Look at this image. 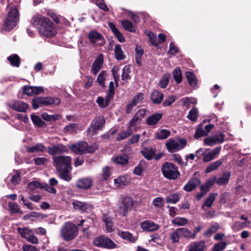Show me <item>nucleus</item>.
Masks as SVG:
<instances>
[{
    "instance_id": "1",
    "label": "nucleus",
    "mask_w": 251,
    "mask_h": 251,
    "mask_svg": "<svg viewBox=\"0 0 251 251\" xmlns=\"http://www.w3.org/2000/svg\"><path fill=\"white\" fill-rule=\"evenodd\" d=\"M31 25L36 26L40 34L45 37H52L56 33V29L51 21L42 16H34L30 21Z\"/></svg>"
},
{
    "instance_id": "2",
    "label": "nucleus",
    "mask_w": 251,
    "mask_h": 251,
    "mask_svg": "<svg viewBox=\"0 0 251 251\" xmlns=\"http://www.w3.org/2000/svg\"><path fill=\"white\" fill-rule=\"evenodd\" d=\"M78 233L76 226L70 222H66L60 229V236L66 241L75 239Z\"/></svg>"
},
{
    "instance_id": "3",
    "label": "nucleus",
    "mask_w": 251,
    "mask_h": 251,
    "mask_svg": "<svg viewBox=\"0 0 251 251\" xmlns=\"http://www.w3.org/2000/svg\"><path fill=\"white\" fill-rule=\"evenodd\" d=\"M19 21V13L18 9L15 7L11 8L8 12L5 20L2 29L10 31L16 26Z\"/></svg>"
},
{
    "instance_id": "4",
    "label": "nucleus",
    "mask_w": 251,
    "mask_h": 251,
    "mask_svg": "<svg viewBox=\"0 0 251 251\" xmlns=\"http://www.w3.org/2000/svg\"><path fill=\"white\" fill-rule=\"evenodd\" d=\"M53 164L57 171L71 170L72 159L69 156H54L52 158Z\"/></svg>"
},
{
    "instance_id": "5",
    "label": "nucleus",
    "mask_w": 251,
    "mask_h": 251,
    "mask_svg": "<svg viewBox=\"0 0 251 251\" xmlns=\"http://www.w3.org/2000/svg\"><path fill=\"white\" fill-rule=\"evenodd\" d=\"M163 176L169 179L175 180L180 176L177 166L170 162H165L161 167Z\"/></svg>"
},
{
    "instance_id": "6",
    "label": "nucleus",
    "mask_w": 251,
    "mask_h": 251,
    "mask_svg": "<svg viewBox=\"0 0 251 251\" xmlns=\"http://www.w3.org/2000/svg\"><path fill=\"white\" fill-rule=\"evenodd\" d=\"M60 103V99L51 97H35L32 101V107L34 109H37L41 106L58 105Z\"/></svg>"
},
{
    "instance_id": "7",
    "label": "nucleus",
    "mask_w": 251,
    "mask_h": 251,
    "mask_svg": "<svg viewBox=\"0 0 251 251\" xmlns=\"http://www.w3.org/2000/svg\"><path fill=\"white\" fill-rule=\"evenodd\" d=\"M96 148L93 146H88V144L85 142H79L70 146V149L75 153L78 154L93 153L95 151Z\"/></svg>"
},
{
    "instance_id": "8",
    "label": "nucleus",
    "mask_w": 251,
    "mask_h": 251,
    "mask_svg": "<svg viewBox=\"0 0 251 251\" xmlns=\"http://www.w3.org/2000/svg\"><path fill=\"white\" fill-rule=\"evenodd\" d=\"M105 123V120L103 116L96 117L93 120L90 127L87 129V131L90 134L94 135L98 131L102 130Z\"/></svg>"
},
{
    "instance_id": "9",
    "label": "nucleus",
    "mask_w": 251,
    "mask_h": 251,
    "mask_svg": "<svg viewBox=\"0 0 251 251\" xmlns=\"http://www.w3.org/2000/svg\"><path fill=\"white\" fill-rule=\"evenodd\" d=\"M187 141L183 138L178 141L170 139L166 143V147L169 152H175L183 149L186 145Z\"/></svg>"
},
{
    "instance_id": "10",
    "label": "nucleus",
    "mask_w": 251,
    "mask_h": 251,
    "mask_svg": "<svg viewBox=\"0 0 251 251\" xmlns=\"http://www.w3.org/2000/svg\"><path fill=\"white\" fill-rule=\"evenodd\" d=\"M93 243L98 247L106 249H113L117 247V245L112 240L104 236L96 238L93 241Z\"/></svg>"
},
{
    "instance_id": "11",
    "label": "nucleus",
    "mask_w": 251,
    "mask_h": 251,
    "mask_svg": "<svg viewBox=\"0 0 251 251\" xmlns=\"http://www.w3.org/2000/svg\"><path fill=\"white\" fill-rule=\"evenodd\" d=\"M133 203V200L131 197H127L122 198L118 212L122 216H126L128 212L131 210Z\"/></svg>"
},
{
    "instance_id": "12",
    "label": "nucleus",
    "mask_w": 251,
    "mask_h": 251,
    "mask_svg": "<svg viewBox=\"0 0 251 251\" xmlns=\"http://www.w3.org/2000/svg\"><path fill=\"white\" fill-rule=\"evenodd\" d=\"M225 135L223 133H217L206 138L204 140V143L207 146H213L215 145L223 143L225 141Z\"/></svg>"
},
{
    "instance_id": "13",
    "label": "nucleus",
    "mask_w": 251,
    "mask_h": 251,
    "mask_svg": "<svg viewBox=\"0 0 251 251\" xmlns=\"http://www.w3.org/2000/svg\"><path fill=\"white\" fill-rule=\"evenodd\" d=\"M88 38L90 41L93 44H97L99 46H102L105 43L103 36L100 33L92 30L88 34Z\"/></svg>"
},
{
    "instance_id": "14",
    "label": "nucleus",
    "mask_w": 251,
    "mask_h": 251,
    "mask_svg": "<svg viewBox=\"0 0 251 251\" xmlns=\"http://www.w3.org/2000/svg\"><path fill=\"white\" fill-rule=\"evenodd\" d=\"M8 105L11 109L21 112H25L28 107L27 104L21 100L12 101Z\"/></svg>"
},
{
    "instance_id": "15",
    "label": "nucleus",
    "mask_w": 251,
    "mask_h": 251,
    "mask_svg": "<svg viewBox=\"0 0 251 251\" xmlns=\"http://www.w3.org/2000/svg\"><path fill=\"white\" fill-rule=\"evenodd\" d=\"M141 227L144 231H153L159 228V226L155 224L153 221L146 220L141 223Z\"/></svg>"
},
{
    "instance_id": "16",
    "label": "nucleus",
    "mask_w": 251,
    "mask_h": 251,
    "mask_svg": "<svg viewBox=\"0 0 251 251\" xmlns=\"http://www.w3.org/2000/svg\"><path fill=\"white\" fill-rule=\"evenodd\" d=\"M103 63L102 55H100L94 61L92 64L91 72L95 75L100 71Z\"/></svg>"
},
{
    "instance_id": "17",
    "label": "nucleus",
    "mask_w": 251,
    "mask_h": 251,
    "mask_svg": "<svg viewBox=\"0 0 251 251\" xmlns=\"http://www.w3.org/2000/svg\"><path fill=\"white\" fill-rule=\"evenodd\" d=\"M200 183L201 181L199 178H193L184 185L183 189L187 192H190L194 190Z\"/></svg>"
},
{
    "instance_id": "18",
    "label": "nucleus",
    "mask_w": 251,
    "mask_h": 251,
    "mask_svg": "<svg viewBox=\"0 0 251 251\" xmlns=\"http://www.w3.org/2000/svg\"><path fill=\"white\" fill-rule=\"evenodd\" d=\"M205 248V242L203 241L194 242L189 245V251H203Z\"/></svg>"
},
{
    "instance_id": "19",
    "label": "nucleus",
    "mask_w": 251,
    "mask_h": 251,
    "mask_svg": "<svg viewBox=\"0 0 251 251\" xmlns=\"http://www.w3.org/2000/svg\"><path fill=\"white\" fill-rule=\"evenodd\" d=\"M162 114L157 113H155L149 116L146 119V124L149 126H154L156 125L159 121L161 119Z\"/></svg>"
},
{
    "instance_id": "20",
    "label": "nucleus",
    "mask_w": 251,
    "mask_h": 251,
    "mask_svg": "<svg viewBox=\"0 0 251 251\" xmlns=\"http://www.w3.org/2000/svg\"><path fill=\"white\" fill-rule=\"evenodd\" d=\"M156 151L154 148H145L141 151V153L145 158L150 160L154 156Z\"/></svg>"
},
{
    "instance_id": "21",
    "label": "nucleus",
    "mask_w": 251,
    "mask_h": 251,
    "mask_svg": "<svg viewBox=\"0 0 251 251\" xmlns=\"http://www.w3.org/2000/svg\"><path fill=\"white\" fill-rule=\"evenodd\" d=\"M118 235L124 240H127L130 242H134L137 240V237H134L132 234L128 231H124L119 230L117 232Z\"/></svg>"
},
{
    "instance_id": "22",
    "label": "nucleus",
    "mask_w": 251,
    "mask_h": 251,
    "mask_svg": "<svg viewBox=\"0 0 251 251\" xmlns=\"http://www.w3.org/2000/svg\"><path fill=\"white\" fill-rule=\"evenodd\" d=\"M164 98V95L156 90H154L151 95V99L153 103L160 104Z\"/></svg>"
},
{
    "instance_id": "23",
    "label": "nucleus",
    "mask_w": 251,
    "mask_h": 251,
    "mask_svg": "<svg viewBox=\"0 0 251 251\" xmlns=\"http://www.w3.org/2000/svg\"><path fill=\"white\" fill-rule=\"evenodd\" d=\"M76 185L79 188L89 189L92 185V180L88 178H82L77 181Z\"/></svg>"
},
{
    "instance_id": "24",
    "label": "nucleus",
    "mask_w": 251,
    "mask_h": 251,
    "mask_svg": "<svg viewBox=\"0 0 251 251\" xmlns=\"http://www.w3.org/2000/svg\"><path fill=\"white\" fill-rule=\"evenodd\" d=\"M230 177V173L226 172L223 174L219 178L216 177V183L219 185H224L228 183Z\"/></svg>"
},
{
    "instance_id": "25",
    "label": "nucleus",
    "mask_w": 251,
    "mask_h": 251,
    "mask_svg": "<svg viewBox=\"0 0 251 251\" xmlns=\"http://www.w3.org/2000/svg\"><path fill=\"white\" fill-rule=\"evenodd\" d=\"M7 59L12 67H19L21 59L17 54H11L7 58Z\"/></svg>"
},
{
    "instance_id": "26",
    "label": "nucleus",
    "mask_w": 251,
    "mask_h": 251,
    "mask_svg": "<svg viewBox=\"0 0 251 251\" xmlns=\"http://www.w3.org/2000/svg\"><path fill=\"white\" fill-rule=\"evenodd\" d=\"M114 183L117 187L122 188L128 184L127 177L126 176H120L114 179Z\"/></svg>"
},
{
    "instance_id": "27",
    "label": "nucleus",
    "mask_w": 251,
    "mask_h": 251,
    "mask_svg": "<svg viewBox=\"0 0 251 251\" xmlns=\"http://www.w3.org/2000/svg\"><path fill=\"white\" fill-rule=\"evenodd\" d=\"M217 196V193H211L205 200L204 203L202 204V208L203 209H205V207H207L208 208L211 207Z\"/></svg>"
},
{
    "instance_id": "28",
    "label": "nucleus",
    "mask_w": 251,
    "mask_h": 251,
    "mask_svg": "<svg viewBox=\"0 0 251 251\" xmlns=\"http://www.w3.org/2000/svg\"><path fill=\"white\" fill-rule=\"evenodd\" d=\"M129 157L127 155H119L113 158V161L118 164L126 165L128 163Z\"/></svg>"
},
{
    "instance_id": "29",
    "label": "nucleus",
    "mask_w": 251,
    "mask_h": 251,
    "mask_svg": "<svg viewBox=\"0 0 251 251\" xmlns=\"http://www.w3.org/2000/svg\"><path fill=\"white\" fill-rule=\"evenodd\" d=\"M171 132L169 130L163 129H161L155 134L154 137L156 139L159 140H163L168 138L170 135Z\"/></svg>"
},
{
    "instance_id": "30",
    "label": "nucleus",
    "mask_w": 251,
    "mask_h": 251,
    "mask_svg": "<svg viewBox=\"0 0 251 251\" xmlns=\"http://www.w3.org/2000/svg\"><path fill=\"white\" fill-rule=\"evenodd\" d=\"M73 205L75 209L80 210L82 212L86 211L90 207L89 204L79 201L74 202Z\"/></svg>"
},
{
    "instance_id": "31",
    "label": "nucleus",
    "mask_w": 251,
    "mask_h": 251,
    "mask_svg": "<svg viewBox=\"0 0 251 251\" xmlns=\"http://www.w3.org/2000/svg\"><path fill=\"white\" fill-rule=\"evenodd\" d=\"M46 150V147L41 143L37 144L30 147L27 148V151L29 152H36L38 151L43 152Z\"/></svg>"
},
{
    "instance_id": "32",
    "label": "nucleus",
    "mask_w": 251,
    "mask_h": 251,
    "mask_svg": "<svg viewBox=\"0 0 251 251\" xmlns=\"http://www.w3.org/2000/svg\"><path fill=\"white\" fill-rule=\"evenodd\" d=\"M121 24L123 28L126 31L131 32H135V27L133 24L128 20H124L121 21Z\"/></svg>"
},
{
    "instance_id": "33",
    "label": "nucleus",
    "mask_w": 251,
    "mask_h": 251,
    "mask_svg": "<svg viewBox=\"0 0 251 251\" xmlns=\"http://www.w3.org/2000/svg\"><path fill=\"white\" fill-rule=\"evenodd\" d=\"M207 134V132L205 131L203 127L202 124H200L196 130L194 137L196 139H198L199 138L206 136Z\"/></svg>"
},
{
    "instance_id": "34",
    "label": "nucleus",
    "mask_w": 251,
    "mask_h": 251,
    "mask_svg": "<svg viewBox=\"0 0 251 251\" xmlns=\"http://www.w3.org/2000/svg\"><path fill=\"white\" fill-rule=\"evenodd\" d=\"M223 161L222 159H219L214 162H212L207 167L205 172L206 173H209L213 171L214 170H216L221 165Z\"/></svg>"
},
{
    "instance_id": "35",
    "label": "nucleus",
    "mask_w": 251,
    "mask_h": 251,
    "mask_svg": "<svg viewBox=\"0 0 251 251\" xmlns=\"http://www.w3.org/2000/svg\"><path fill=\"white\" fill-rule=\"evenodd\" d=\"M114 51L115 57L117 60H124L126 58V56L123 52L121 45H116L114 49Z\"/></svg>"
},
{
    "instance_id": "36",
    "label": "nucleus",
    "mask_w": 251,
    "mask_h": 251,
    "mask_svg": "<svg viewBox=\"0 0 251 251\" xmlns=\"http://www.w3.org/2000/svg\"><path fill=\"white\" fill-rule=\"evenodd\" d=\"M186 77L189 84L194 86L197 85V79L195 75L191 72H187L186 73Z\"/></svg>"
},
{
    "instance_id": "37",
    "label": "nucleus",
    "mask_w": 251,
    "mask_h": 251,
    "mask_svg": "<svg viewBox=\"0 0 251 251\" xmlns=\"http://www.w3.org/2000/svg\"><path fill=\"white\" fill-rule=\"evenodd\" d=\"M132 133V130L131 128H128L126 131H123L121 133H119L116 137L117 141H120L126 139Z\"/></svg>"
},
{
    "instance_id": "38",
    "label": "nucleus",
    "mask_w": 251,
    "mask_h": 251,
    "mask_svg": "<svg viewBox=\"0 0 251 251\" xmlns=\"http://www.w3.org/2000/svg\"><path fill=\"white\" fill-rule=\"evenodd\" d=\"M31 119L33 123L40 127H43L46 126L45 122L43 121L38 116L31 115Z\"/></svg>"
},
{
    "instance_id": "39",
    "label": "nucleus",
    "mask_w": 251,
    "mask_h": 251,
    "mask_svg": "<svg viewBox=\"0 0 251 251\" xmlns=\"http://www.w3.org/2000/svg\"><path fill=\"white\" fill-rule=\"evenodd\" d=\"M173 76L177 83H180L182 81V73L179 67H176L173 72Z\"/></svg>"
},
{
    "instance_id": "40",
    "label": "nucleus",
    "mask_w": 251,
    "mask_h": 251,
    "mask_svg": "<svg viewBox=\"0 0 251 251\" xmlns=\"http://www.w3.org/2000/svg\"><path fill=\"white\" fill-rule=\"evenodd\" d=\"M219 228V224L218 223H215L204 232V235L205 236L209 237L211 236L213 233H215L216 231H217Z\"/></svg>"
},
{
    "instance_id": "41",
    "label": "nucleus",
    "mask_w": 251,
    "mask_h": 251,
    "mask_svg": "<svg viewBox=\"0 0 251 251\" xmlns=\"http://www.w3.org/2000/svg\"><path fill=\"white\" fill-rule=\"evenodd\" d=\"M188 220L185 218L176 217L172 220V223L178 226H183L187 224Z\"/></svg>"
},
{
    "instance_id": "42",
    "label": "nucleus",
    "mask_w": 251,
    "mask_h": 251,
    "mask_svg": "<svg viewBox=\"0 0 251 251\" xmlns=\"http://www.w3.org/2000/svg\"><path fill=\"white\" fill-rule=\"evenodd\" d=\"M180 196L177 194H173L168 196L166 198L167 203H175L179 201Z\"/></svg>"
},
{
    "instance_id": "43",
    "label": "nucleus",
    "mask_w": 251,
    "mask_h": 251,
    "mask_svg": "<svg viewBox=\"0 0 251 251\" xmlns=\"http://www.w3.org/2000/svg\"><path fill=\"white\" fill-rule=\"evenodd\" d=\"M169 78L170 75L169 74H165L163 75L159 83V85L161 88H165L167 87L169 82Z\"/></svg>"
},
{
    "instance_id": "44",
    "label": "nucleus",
    "mask_w": 251,
    "mask_h": 251,
    "mask_svg": "<svg viewBox=\"0 0 251 251\" xmlns=\"http://www.w3.org/2000/svg\"><path fill=\"white\" fill-rule=\"evenodd\" d=\"M177 231L179 232L180 236L191 238L192 233L188 228L184 227L179 228H177Z\"/></svg>"
},
{
    "instance_id": "45",
    "label": "nucleus",
    "mask_w": 251,
    "mask_h": 251,
    "mask_svg": "<svg viewBox=\"0 0 251 251\" xmlns=\"http://www.w3.org/2000/svg\"><path fill=\"white\" fill-rule=\"evenodd\" d=\"M71 170H64L62 171H58L59 173L60 177L63 180L69 181L71 179V176L69 174Z\"/></svg>"
},
{
    "instance_id": "46",
    "label": "nucleus",
    "mask_w": 251,
    "mask_h": 251,
    "mask_svg": "<svg viewBox=\"0 0 251 251\" xmlns=\"http://www.w3.org/2000/svg\"><path fill=\"white\" fill-rule=\"evenodd\" d=\"M18 232L21 235L22 237L25 239L27 238L28 235L30 234L31 231L27 228L18 227L17 229Z\"/></svg>"
},
{
    "instance_id": "47",
    "label": "nucleus",
    "mask_w": 251,
    "mask_h": 251,
    "mask_svg": "<svg viewBox=\"0 0 251 251\" xmlns=\"http://www.w3.org/2000/svg\"><path fill=\"white\" fill-rule=\"evenodd\" d=\"M198 111L196 107H193L189 112L187 115L188 119L192 121H196L197 118Z\"/></svg>"
},
{
    "instance_id": "48",
    "label": "nucleus",
    "mask_w": 251,
    "mask_h": 251,
    "mask_svg": "<svg viewBox=\"0 0 251 251\" xmlns=\"http://www.w3.org/2000/svg\"><path fill=\"white\" fill-rule=\"evenodd\" d=\"M10 181L13 185H17L21 181V174L17 171L12 176Z\"/></svg>"
},
{
    "instance_id": "49",
    "label": "nucleus",
    "mask_w": 251,
    "mask_h": 251,
    "mask_svg": "<svg viewBox=\"0 0 251 251\" xmlns=\"http://www.w3.org/2000/svg\"><path fill=\"white\" fill-rule=\"evenodd\" d=\"M96 102L101 108H104L108 106L110 103L106 99L104 100L103 98L101 97H98L96 100Z\"/></svg>"
},
{
    "instance_id": "50",
    "label": "nucleus",
    "mask_w": 251,
    "mask_h": 251,
    "mask_svg": "<svg viewBox=\"0 0 251 251\" xmlns=\"http://www.w3.org/2000/svg\"><path fill=\"white\" fill-rule=\"evenodd\" d=\"M226 243L225 242H221L214 245L213 248V251H223L226 247Z\"/></svg>"
},
{
    "instance_id": "51",
    "label": "nucleus",
    "mask_w": 251,
    "mask_h": 251,
    "mask_svg": "<svg viewBox=\"0 0 251 251\" xmlns=\"http://www.w3.org/2000/svg\"><path fill=\"white\" fill-rule=\"evenodd\" d=\"M180 235L179 232L177 231V229L174 232L171 233L170 235V239L173 243L178 242L179 240Z\"/></svg>"
},
{
    "instance_id": "52",
    "label": "nucleus",
    "mask_w": 251,
    "mask_h": 251,
    "mask_svg": "<svg viewBox=\"0 0 251 251\" xmlns=\"http://www.w3.org/2000/svg\"><path fill=\"white\" fill-rule=\"evenodd\" d=\"M130 72V69L129 66H126L123 69L122 78L123 80L129 79V74Z\"/></svg>"
},
{
    "instance_id": "53",
    "label": "nucleus",
    "mask_w": 251,
    "mask_h": 251,
    "mask_svg": "<svg viewBox=\"0 0 251 251\" xmlns=\"http://www.w3.org/2000/svg\"><path fill=\"white\" fill-rule=\"evenodd\" d=\"M33 161L36 165H42L48 162V160L46 157H36Z\"/></svg>"
},
{
    "instance_id": "54",
    "label": "nucleus",
    "mask_w": 251,
    "mask_h": 251,
    "mask_svg": "<svg viewBox=\"0 0 251 251\" xmlns=\"http://www.w3.org/2000/svg\"><path fill=\"white\" fill-rule=\"evenodd\" d=\"M163 199L161 197H157L155 198L152 201L153 205L156 207L160 208L163 204Z\"/></svg>"
},
{
    "instance_id": "55",
    "label": "nucleus",
    "mask_w": 251,
    "mask_h": 251,
    "mask_svg": "<svg viewBox=\"0 0 251 251\" xmlns=\"http://www.w3.org/2000/svg\"><path fill=\"white\" fill-rule=\"evenodd\" d=\"M9 206L11 212L15 213H22V210L18 207L17 204L9 202Z\"/></svg>"
},
{
    "instance_id": "56",
    "label": "nucleus",
    "mask_w": 251,
    "mask_h": 251,
    "mask_svg": "<svg viewBox=\"0 0 251 251\" xmlns=\"http://www.w3.org/2000/svg\"><path fill=\"white\" fill-rule=\"evenodd\" d=\"M64 131L65 132H75L76 131V125L75 124H70L64 127Z\"/></svg>"
},
{
    "instance_id": "57",
    "label": "nucleus",
    "mask_w": 251,
    "mask_h": 251,
    "mask_svg": "<svg viewBox=\"0 0 251 251\" xmlns=\"http://www.w3.org/2000/svg\"><path fill=\"white\" fill-rule=\"evenodd\" d=\"M176 100L175 96H169L163 102V105L165 107L171 105Z\"/></svg>"
},
{
    "instance_id": "58",
    "label": "nucleus",
    "mask_w": 251,
    "mask_h": 251,
    "mask_svg": "<svg viewBox=\"0 0 251 251\" xmlns=\"http://www.w3.org/2000/svg\"><path fill=\"white\" fill-rule=\"evenodd\" d=\"M144 99V95L143 94L140 93L137 94L135 97L134 99L131 101L134 105H136L137 104L141 102Z\"/></svg>"
},
{
    "instance_id": "59",
    "label": "nucleus",
    "mask_w": 251,
    "mask_h": 251,
    "mask_svg": "<svg viewBox=\"0 0 251 251\" xmlns=\"http://www.w3.org/2000/svg\"><path fill=\"white\" fill-rule=\"evenodd\" d=\"M95 3L99 8L103 10L104 11H109V9L107 7V5H106L103 0H96Z\"/></svg>"
},
{
    "instance_id": "60",
    "label": "nucleus",
    "mask_w": 251,
    "mask_h": 251,
    "mask_svg": "<svg viewBox=\"0 0 251 251\" xmlns=\"http://www.w3.org/2000/svg\"><path fill=\"white\" fill-rule=\"evenodd\" d=\"M104 72L102 71L98 76L97 81L102 87H104L105 78L104 76Z\"/></svg>"
},
{
    "instance_id": "61",
    "label": "nucleus",
    "mask_w": 251,
    "mask_h": 251,
    "mask_svg": "<svg viewBox=\"0 0 251 251\" xmlns=\"http://www.w3.org/2000/svg\"><path fill=\"white\" fill-rule=\"evenodd\" d=\"M110 176V170L108 166H106L102 169V176L103 179L106 180Z\"/></svg>"
},
{
    "instance_id": "62",
    "label": "nucleus",
    "mask_w": 251,
    "mask_h": 251,
    "mask_svg": "<svg viewBox=\"0 0 251 251\" xmlns=\"http://www.w3.org/2000/svg\"><path fill=\"white\" fill-rule=\"evenodd\" d=\"M28 188L31 190H33L36 188L41 187V184L37 181H33L28 183Z\"/></svg>"
},
{
    "instance_id": "63",
    "label": "nucleus",
    "mask_w": 251,
    "mask_h": 251,
    "mask_svg": "<svg viewBox=\"0 0 251 251\" xmlns=\"http://www.w3.org/2000/svg\"><path fill=\"white\" fill-rule=\"evenodd\" d=\"M104 222L105 224L107 232H112L113 230V223L108 220L107 219L104 220Z\"/></svg>"
},
{
    "instance_id": "64",
    "label": "nucleus",
    "mask_w": 251,
    "mask_h": 251,
    "mask_svg": "<svg viewBox=\"0 0 251 251\" xmlns=\"http://www.w3.org/2000/svg\"><path fill=\"white\" fill-rule=\"evenodd\" d=\"M144 170L143 167L141 164H139L134 169L133 173L135 175L140 176Z\"/></svg>"
}]
</instances>
